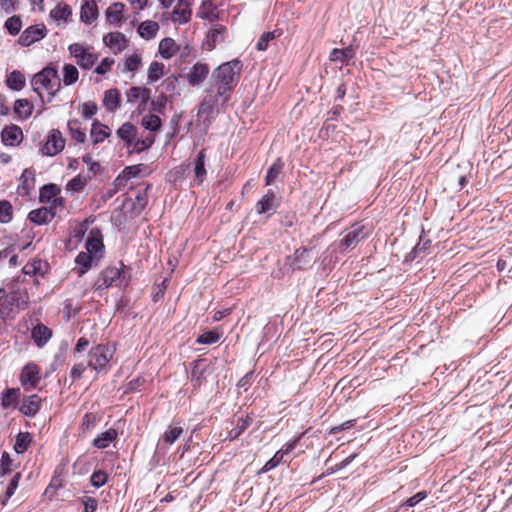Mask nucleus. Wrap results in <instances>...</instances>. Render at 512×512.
Listing matches in <instances>:
<instances>
[{
    "label": "nucleus",
    "mask_w": 512,
    "mask_h": 512,
    "mask_svg": "<svg viewBox=\"0 0 512 512\" xmlns=\"http://www.w3.org/2000/svg\"><path fill=\"white\" fill-rule=\"evenodd\" d=\"M243 65L240 60L234 59L221 64L212 73V86L218 89V93L224 100H229L234 87L236 86Z\"/></svg>",
    "instance_id": "obj_1"
},
{
    "label": "nucleus",
    "mask_w": 512,
    "mask_h": 512,
    "mask_svg": "<svg viewBox=\"0 0 512 512\" xmlns=\"http://www.w3.org/2000/svg\"><path fill=\"white\" fill-rule=\"evenodd\" d=\"M116 352L114 344H98L88 353L87 365L96 373H107Z\"/></svg>",
    "instance_id": "obj_2"
},
{
    "label": "nucleus",
    "mask_w": 512,
    "mask_h": 512,
    "mask_svg": "<svg viewBox=\"0 0 512 512\" xmlns=\"http://www.w3.org/2000/svg\"><path fill=\"white\" fill-rule=\"evenodd\" d=\"M60 79L57 70L52 67H46L42 71L34 75L32 86L35 92L40 96L42 91H46L49 96L53 97L60 89Z\"/></svg>",
    "instance_id": "obj_3"
},
{
    "label": "nucleus",
    "mask_w": 512,
    "mask_h": 512,
    "mask_svg": "<svg viewBox=\"0 0 512 512\" xmlns=\"http://www.w3.org/2000/svg\"><path fill=\"white\" fill-rule=\"evenodd\" d=\"M68 52L82 70H91L99 59L94 47L84 43L70 44Z\"/></svg>",
    "instance_id": "obj_4"
},
{
    "label": "nucleus",
    "mask_w": 512,
    "mask_h": 512,
    "mask_svg": "<svg viewBox=\"0 0 512 512\" xmlns=\"http://www.w3.org/2000/svg\"><path fill=\"white\" fill-rule=\"evenodd\" d=\"M363 229V225L354 224L349 230L346 231L345 235L339 241V243H333L330 245V247L326 250V253H333L337 249H339L340 252H345L346 250L355 248L356 245L365 238Z\"/></svg>",
    "instance_id": "obj_5"
},
{
    "label": "nucleus",
    "mask_w": 512,
    "mask_h": 512,
    "mask_svg": "<svg viewBox=\"0 0 512 512\" xmlns=\"http://www.w3.org/2000/svg\"><path fill=\"white\" fill-rule=\"evenodd\" d=\"M125 283V275L120 268L108 267L99 275L94 283V288L95 290H104L113 286L120 287Z\"/></svg>",
    "instance_id": "obj_6"
},
{
    "label": "nucleus",
    "mask_w": 512,
    "mask_h": 512,
    "mask_svg": "<svg viewBox=\"0 0 512 512\" xmlns=\"http://www.w3.org/2000/svg\"><path fill=\"white\" fill-rule=\"evenodd\" d=\"M127 102L135 105L137 111L142 113L146 110L151 98V91L146 87L134 86L126 92Z\"/></svg>",
    "instance_id": "obj_7"
},
{
    "label": "nucleus",
    "mask_w": 512,
    "mask_h": 512,
    "mask_svg": "<svg viewBox=\"0 0 512 512\" xmlns=\"http://www.w3.org/2000/svg\"><path fill=\"white\" fill-rule=\"evenodd\" d=\"M41 379V369L35 363H28L21 371L19 380L25 391L35 388Z\"/></svg>",
    "instance_id": "obj_8"
},
{
    "label": "nucleus",
    "mask_w": 512,
    "mask_h": 512,
    "mask_svg": "<svg viewBox=\"0 0 512 512\" xmlns=\"http://www.w3.org/2000/svg\"><path fill=\"white\" fill-rule=\"evenodd\" d=\"M65 146V140L62 133L57 129H52L48 135L41 152L46 156H55L60 153Z\"/></svg>",
    "instance_id": "obj_9"
},
{
    "label": "nucleus",
    "mask_w": 512,
    "mask_h": 512,
    "mask_svg": "<svg viewBox=\"0 0 512 512\" xmlns=\"http://www.w3.org/2000/svg\"><path fill=\"white\" fill-rule=\"evenodd\" d=\"M47 35V28L44 24L31 25L26 28L18 39L21 46L27 47L40 41Z\"/></svg>",
    "instance_id": "obj_10"
},
{
    "label": "nucleus",
    "mask_w": 512,
    "mask_h": 512,
    "mask_svg": "<svg viewBox=\"0 0 512 512\" xmlns=\"http://www.w3.org/2000/svg\"><path fill=\"white\" fill-rule=\"evenodd\" d=\"M206 150L202 149L193 161V185H201L207 177Z\"/></svg>",
    "instance_id": "obj_11"
},
{
    "label": "nucleus",
    "mask_w": 512,
    "mask_h": 512,
    "mask_svg": "<svg viewBox=\"0 0 512 512\" xmlns=\"http://www.w3.org/2000/svg\"><path fill=\"white\" fill-rule=\"evenodd\" d=\"M42 405V399L36 395H30L23 398L21 404L18 406V410L21 414L27 417H34L40 410Z\"/></svg>",
    "instance_id": "obj_12"
},
{
    "label": "nucleus",
    "mask_w": 512,
    "mask_h": 512,
    "mask_svg": "<svg viewBox=\"0 0 512 512\" xmlns=\"http://www.w3.org/2000/svg\"><path fill=\"white\" fill-rule=\"evenodd\" d=\"M191 15V2L189 0H178L172 12V21L178 24H185L190 21Z\"/></svg>",
    "instance_id": "obj_13"
},
{
    "label": "nucleus",
    "mask_w": 512,
    "mask_h": 512,
    "mask_svg": "<svg viewBox=\"0 0 512 512\" xmlns=\"http://www.w3.org/2000/svg\"><path fill=\"white\" fill-rule=\"evenodd\" d=\"M103 42L114 54L120 53L127 47V38L121 32L108 33L104 36Z\"/></svg>",
    "instance_id": "obj_14"
},
{
    "label": "nucleus",
    "mask_w": 512,
    "mask_h": 512,
    "mask_svg": "<svg viewBox=\"0 0 512 512\" xmlns=\"http://www.w3.org/2000/svg\"><path fill=\"white\" fill-rule=\"evenodd\" d=\"M23 141L22 129L17 125L6 126L2 129V144L18 146Z\"/></svg>",
    "instance_id": "obj_15"
},
{
    "label": "nucleus",
    "mask_w": 512,
    "mask_h": 512,
    "mask_svg": "<svg viewBox=\"0 0 512 512\" xmlns=\"http://www.w3.org/2000/svg\"><path fill=\"white\" fill-rule=\"evenodd\" d=\"M226 28L222 25H214L207 33L204 47L207 50L214 49L225 40Z\"/></svg>",
    "instance_id": "obj_16"
},
{
    "label": "nucleus",
    "mask_w": 512,
    "mask_h": 512,
    "mask_svg": "<svg viewBox=\"0 0 512 512\" xmlns=\"http://www.w3.org/2000/svg\"><path fill=\"white\" fill-rule=\"evenodd\" d=\"M183 434V428L178 425H170L163 433L162 437L157 443L159 449H164L171 446Z\"/></svg>",
    "instance_id": "obj_17"
},
{
    "label": "nucleus",
    "mask_w": 512,
    "mask_h": 512,
    "mask_svg": "<svg viewBox=\"0 0 512 512\" xmlns=\"http://www.w3.org/2000/svg\"><path fill=\"white\" fill-rule=\"evenodd\" d=\"M50 17L58 26L65 25L72 20V10L69 5L59 3L50 11Z\"/></svg>",
    "instance_id": "obj_18"
},
{
    "label": "nucleus",
    "mask_w": 512,
    "mask_h": 512,
    "mask_svg": "<svg viewBox=\"0 0 512 512\" xmlns=\"http://www.w3.org/2000/svg\"><path fill=\"white\" fill-rule=\"evenodd\" d=\"M208 73L209 67L206 64H195L187 74L189 84L192 86L199 85L207 77Z\"/></svg>",
    "instance_id": "obj_19"
},
{
    "label": "nucleus",
    "mask_w": 512,
    "mask_h": 512,
    "mask_svg": "<svg viewBox=\"0 0 512 512\" xmlns=\"http://www.w3.org/2000/svg\"><path fill=\"white\" fill-rule=\"evenodd\" d=\"M86 252L95 255L96 257H101V252L104 248L102 238L98 231H91L89 237L86 240Z\"/></svg>",
    "instance_id": "obj_20"
},
{
    "label": "nucleus",
    "mask_w": 512,
    "mask_h": 512,
    "mask_svg": "<svg viewBox=\"0 0 512 512\" xmlns=\"http://www.w3.org/2000/svg\"><path fill=\"white\" fill-rule=\"evenodd\" d=\"M98 260L99 257H96L95 255H91L87 252H80L75 259L78 275H84L92 267L93 263L97 262Z\"/></svg>",
    "instance_id": "obj_21"
},
{
    "label": "nucleus",
    "mask_w": 512,
    "mask_h": 512,
    "mask_svg": "<svg viewBox=\"0 0 512 512\" xmlns=\"http://www.w3.org/2000/svg\"><path fill=\"white\" fill-rule=\"evenodd\" d=\"M98 17V9L94 0H84L81 5V21L90 24Z\"/></svg>",
    "instance_id": "obj_22"
},
{
    "label": "nucleus",
    "mask_w": 512,
    "mask_h": 512,
    "mask_svg": "<svg viewBox=\"0 0 512 512\" xmlns=\"http://www.w3.org/2000/svg\"><path fill=\"white\" fill-rule=\"evenodd\" d=\"M55 214L51 208L42 207L39 209L32 210L28 218L31 222L42 225L50 222L54 218Z\"/></svg>",
    "instance_id": "obj_23"
},
{
    "label": "nucleus",
    "mask_w": 512,
    "mask_h": 512,
    "mask_svg": "<svg viewBox=\"0 0 512 512\" xmlns=\"http://www.w3.org/2000/svg\"><path fill=\"white\" fill-rule=\"evenodd\" d=\"M118 437V432L114 428H110L101 434H99L94 440H93V446L98 449H105L109 447V445L114 442Z\"/></svg>",
    "instance_id": "obj_24"
},
{
    "label": "nucleus",
    "mask_w": 512,
    "mask_h": 512,
    "mask_svg": "<svg viewBox=\"0 0 512 512\" xmlns=\"http://www.w3.org/2000/svg\"><path fill=\"white\" fill-rule=\"evenodd\" d=\"M5 83L10 90L20 91L25 87L26 77L21 71L14 70L7 75Z\"/></svg>",
    "instance_id": "obj_25"
},
{
    "label": "nucleus",
    "mask_w": 512,
    "mask_h": 512,
    "mask_svg": "<svg viewBox=\"0 0 512 512\" xmlns=\"http://www.w3.org/2000/svg\"><path fill=\"white\" fill-rule=\"evenodd\" d=\"M21 391L19 388H10L2 393V408L18 409Z\"/></svg>",
    "instance_id": "obj_26"
},
{
    "label": "nucleus",
    "mask_w": 512,
    "mask_h": 512,
    "mask_svg": "<svg viewBox=\"0 0 512 512\" xmlns=\"http://www.w3.org/2000/svg\"><path fill=\"white\" fill-rule=\"evenodd\" d=\"M159 24L156 21L146 20L138 26V34L145 40H151L157 36Z\"/></svg>",
    "instance_id": "obj_27"
},
{
    "label": "nucleus",
    "mask_w": 512,
    "mask_h": 512,
    "mask_svg": "<svg viewBox=\"0 0 512 512\" xmlns=\"http://www.w3.org/2000/svg\"><path fill=\"white\" fill-rule=\"evenodd\" d=\"M179 50V47L174 39L172 38H164L160 41L158 51L162 58L170 59L172 58Z\"/></svg>",
    "instance_id": "obj_28"
},
{
    "label": "nucleus",
    "mask_w": 512,
    "mask_h": 512,
    "mask_svg": "<svg viewBox=\"0 0 512 512\" xmlns=\"http://www.w3.org/2000/svg\"><path fill=\"white\" fill-rule=\"evenodd\" d=\"M110 128L95 120L91 128V139L94 144L103 142L110 136Z\"/></svg>",
    "instance_id": "obj_29"
},
{
    "label": "nucleus",
    "mask_w": 512,
    "mask_h": 512,
    "mask_svg": "<svg viewBox=\"0 0 512 512\" xmlns=\"http://www.w3.org/2000/svg\"><path fill=\"white\" fill-rule=\"evenodd\" d=\"M142 65V56L140 53H132L130 55H127L122 63L121 66V72H135L137 71Z\"/></svg>",
    "instance_id": "obj_30"
},
{
    "label": "nucleus",
    "mask_w": 512,
    "mask_h": 512,
    "mask_svg": "<svg viewBox=\"0 0 512 512\" xmlns=\"http://www.w3.org/2000/svg\"><path fill=\"white\" fill-rule=\"evenodd\" d=\"M275 208V193L272 190H269L256 204L258 214L269 212Z\"/></svg>",
    "instance_id": "obj_31"
},
{
    "label": "nucleus",
    "mask_w": 512,
    "mask_h": 512,
    "mask_svg": "<svg viewBox=\"0 0 512 512\" xmlns=\"http://www.w3.org/2000/svg\"><path fill=\"white\" fill-rule=\"evenodd\" d=\"M103 104L105 108L114 112L120 107V93L117 89H109L104 94Z\"/></svg>",
    "instance_id": "obj_32"
},
{
    "label": "nucleus",
    "mask_w": 512,
    "mask_h": 512,
    "mask_svg": "<svg viewBox=\"0 0 512 512\" xmlns=\"http://www.w3.org/2000/svg\"><path fill=\"white\" fill-rule=\"evenodd\" d=\"M79 79V70L73 64H65L62 68V82L65 86L75 84Z\"/></svg>",
    "instance_id": "obj_33"
},
{
    "label": "nucleus",
    "mask_w": 512,
    "mask_h": 512,
    "mask_svg": "<svg viewBox=\"0 0 512 512\" xmlns=\"http://www.w3.org/2000/svg\"><path fill=\"white\" fill-rule=\"evenodd\" d=\"M33 105L27 99H18L14 104V113L19 119H27L31 116Z\"/></svg>",
    "instance_id": "obj_34"
},
{
    "label": "nucleus",
    "mask_w": 512,
    "mask_h": 512,
    "mask_svg": "<svg viewBox=\"0 0 512 512\" xmlns=\"http://www.w3.org/2000/svg\"><path fill=\"white\" fill-rule=\"evenodd\" d=\"M124 4L116 2L112 4L106 11V17L109 23L119 24L123 18Z\"/></svg>",
    "instance_id": "obj_35"
},
{
    "label": "nucleus",
    "mask_w": 512,
    "mask_h": 512,
    "mask_svg": "<svg viewBox=\"0 0 512 512\" xmlns=\"http://www.w3.org/2000/svg\"><path fill=\"white\" fill-rule=\"evenodd\" d=\"M89 179L87 175L78 174L67 183L66 190L71 193L80 192L86 187Z\"/></svg>",
    "instance_id": "obj_36"
},
{
    "label": "nucleus",
    "mask_w": 512,
    "mask_h": 512,
    "mask_svg": "<svg viewBox=\"0 0 512 512\" xmlns=\"http://www.w3.org/2000/svg\"><path fill=\"white\" fill-rule=\"evenodd\" d=\"M51 337V331L44 325H37L32 330V338L38 346H43Z\"/></svg>",
    "instance_id": "obj_37"
},
{
    "label": "nucleus",
    "mask_w": 512,
    "mask_h": 512,
    "mask_svg": "<svg viewBox=\"0 0 512 512\" xmlns=\"http://www.w3.org/2000/svg\"><path fill=\"white\" fill-rule=\"evenodd\" d=\"M68 129L71 138L77 142L83 143L86 139V133L81 128V123L77 119H72L68 122Z\"/></svg>",
    "instance_id": "obj_38"
},
{
    "label": "nucleus",
    "mask_w": 512,
    "mask_h": 512,
    "mask_svg": "<svg viewBox=\"0 0 512 512\" xmlns=\"http://www.w3.org/2000/svg\"><path fill=\"white\" fill-rule=\"evenodd\" d=\"M141 172V165H134L126 167L120 175L115 179V184L122 185L127 180L136 177Z\"/></svg>",
    "instance_id": "obj_39"
},
{
    "label": "nucleus",
    "mask_w": 512,
    "mask_h": 512,
    "mask_svg": "<svg viewBox=\"0 0 512 512\" xmlns=\"http://www.w3.org/2000/svg\"><path fill=\"white\" fill-rule=\"evenodd\" d=\"M117 134L122 140L131 143L135 138L136 128L130 122H126L118 129Z\"/></svg>",
    "instance_id": "obj_40"
},
{
    "label": "nucleus",
    "mask_w": 512,
    "mask_h": 512,
    "mask_svg": "<svg viewBox=\"0 0 512 512\" xmlns=\"http://www.w3.org/2000/svg\"><path fill=\"white\" fill-rule=\"evenodd\" d=\"M283 166L284 165H283V162L281 161V159H277L271 165V167L267 171V175H266V178H265V184L267 186L274 183V181L277 179V177L281 173V171L283 169Z\"/></svg>",
    "instance_id": "obj_41"
},
{
    "label": "nucleus",
    "mask_w": 512,
    "mask_h": 512,
    "mask_svg": "<svg viewBox=\"0 0 512 512\" xmlns=\"http://www.w3.org/2000/svg\"><path fill=\"white\" fill-rule=\"evenodd\" d=\"M59 188L55 184L45 185L40 191L41 202L56 201V196L59 193Z\"/></svg>",
    "instance_id": "obj_42"
},
{
    "label": "nucleus",
    "mask_w": 512,
    "mask_h": 512,
    "mask_svg": "<svg viewBox=\"0 0 512 512\" xmlns=\"http://www.w3.org/2000/svg\"><path fill=\"white\" fill-rule=\"evenodd\" d=\"M221 336H222V333L218 329H214V330L207 331V332H204L203 334H201L197 338L196 342L198 344L210 345V344H214V343L218 342L219 339L221 338Z\"/></svg>",
    "instance_id": "obj_43"
},
{
    "label": "nucleus",
    "mask_w": 512,
    "mask_h": 512,
    "mask_svg": "<svg viewBox=\"0 0 512 512\" xmlns=\"http://www.w3.org/2000/svg\"><path fill=\"white\" fill-rule=\"evenodd\" d=\"M197 15L202 19H215L217 17L216 6L210 1L203 2Z\"/></svg>",
    "instance_id": "obj_44"
},
{
    "label": "nucleus",
    "mask_w": 512,
    "mask_h": 512,
    "mask_svg": "<svg viewBox=\"0 0 512 512\" xmlns=\"http://www.w3.org/2000/svg\"><path fill=\"white\" fill-rule=\"evenodd\" d=\"M251 423L252 419L249 416L239 418L236 427L229 432V438L236 439L251 425Z\"/></svg>",
    "instance_id": "obj_45"
},
{
    "label": "nucleus",
    "mask_w": 512,
    "mask_h": 512,
    "mask_svg": "<svg viewBox=\"0 0 512 512\" xmlns=\"http://www.w3.org/2000/svg\"><path fill=\"white\" fill-rule=\"evenodd\" d=\"M22 26L21 17L16 15L9 17L4 23L5 29L13 36L19 34Z\"/></svg>",
    "instance_id": "obj_46"
},
{
    "label": "nucleus",
    "mask_w": 512,
    "mask_h": 512,
    "mask_svg": "<svg viewBox=\"0 0 512 512\" xmlns=\"http://www.w3.org/2000/svg\"><path fill=\"white\" fill-rule=\"evenodd\" d=\"M280 35L281 32H279L278 30L263 33L259 40L257 41L256 48L259 51H265L268 48L269 42L276 39Z\"/></svg>",
    "instance_id": "obj_47"
},
{
    "label": "nucleus",
    "mask_w": 512,
    "mask_h": 512,
    "mask_svg": "<svg viewBox=\"0 0 512 512\" xmlns=\"http://www.w3.org/2000/svg\"><path fill=\"white\" fill-rule=\"evenodd\" d=\"M31 442V437L27 432H20L17 435L16 442L14 444V450L17 453H24Z\"/></svg>",
    "instance_id": "obj_48"
},
{
    "label": "nucleus",
    "mask_w": 512,
    "mask_h": 512,
    "mask_svg": "<svg viewBox=\"0 0 512 512\" xmlns=\"http://www.w3.org/2000/svg\"><path fill=\"white\" fill-rule=\"evenodd\" d=\"M164 65L160 62L154 61L148 68V79L150 82L158 81L164 75Z\"/></svg>",
    "instance_id": "obj_49"
},
{
    "label": "nucleus",
    "mask_w": 512,
    "mask_h": 512,
    "mask_svg": "<svg viewBox=\"0 0 512 512\" xmlns=\"http://www.w3.org/2000/svg\"><path fill=\"white\" fill-rule=\"evenodd\" d=\"M353 57V51L350 48L347 49H333L330 53L331 61H340L342 63L347 62Z\"/></svg>",
    "instance_id": "obj_50"
},
{
    "label": "nucleus",
    "mask_w": 512,
    "mask_h": 512,
    "mask_svg": "<svg viewBox=\"0 0 512 512\" xmlns=\"http://www.w3.org/2000/svg\"><path fill=\"white\" fill-rule=\"evenodd\" d=\"M215 109L216 112H219L222 108H224L229 100H224L218 93V89H216V93H208L205 98Z\"/></svg>",
    "instance_id": "obj_51"
},
{
    "label": "nucleus",
    "mask_w": 512,
    "mask_h": 512,
    "mask_svg": "<svg viewBox=\"0 0 512 512\" xmlns=\"http://www.w3.org/2000/svg\"><path fill=\"white\" fill-rule=\"evenodd\" d=\"M186 172H187V166H185V165L176 166L168 173V179L170 182L177 184L179 182H182L185 179Z\"/></svg>",
    "instance_id": "obj_52"
},
{
    "label": "nucleus",
    "mask_w": 512,
    "mask_h": 512,
    "mask_svg": "<svg viewBox=\"0 0 512 512\" xmlns=\"http://www.w3.org/2000/svg\"><path fill=\"white\" fill-rule=\"evenodd\" d=\"M142 125L147 130L156 131L161 126V119L155 114H149L143 117Z\"/></svg>",
    "instance_id": "obj_53"
},
{
    "label": "nucleus",
    "mask_w": 512,
    "mask_h": 512,
    "mask_svg": "<svg viewBox=\"0 0 512 512\" xmlns=\"http://www.w3.org/2000/svg\"><path fill=\"white\" fill-rule=\"evenodd\" d=\"M115 64V60L111 57L103 58L100 63L95 67L94 73L97 75L104 76L112 70Z\"/></svg>",
    "instance_id": "obj_54"
},
{
    "label": "nucleus",
    "mask_w": 512,
    "mask_h": 512,
    "mask_svg": "<svg viewBox=\"0 0 512 512\" xmlns=\"http://www.w3.org/2000/svg\"><path fill=\"white\" fill-rule=\"evenodd\" d=\"M282 453L277 451L274 456L268 460L262 467L261 472L266 473L276 468L283 461Z\"/></svg>",
    "instance_id": "obj_55"
},
{
    "label": "nucleus",
    "mask_w": 512,
    "mask_h": 512,
    "mask_svg": "<svg viewBox=\"0 0 512 512\" xmlns=\"http://www.w3.org/2000/svg\"><path fill=\"white\" fill-rule=\"evenodd\" d=\"M97 109L95 102L88 101L82 104L81 114L85 119H89L97 113Z\"/></svg>",
    "instance_id": "obj_56"
},
{
    "label": "nucleus",
    "mask_w": 512,
    "mask_h": 512,
    "mask_svg": "<svg viewBox=\"0 0 512 512\" xmlns=\"http://www.w3.org/2000/svg\"><path fill=\"white\" fill-rule=\"evenodd\" d=\"M88 367L84 361L75 363L70 372L71 377L73 379H80Z\"/></svg>",
    "instance_id": "obj_57"
},
{
    "label": "nucleus",
    "mask_w": 512,
    "mask_h": 512,
    "mask_svg": "<svg viewBox=\"0 0 512 512\" xmlns=\"http://www.w3.org/2000/svg\"><path fill=\"white\" fill-rule=\"evenodd\" d=\"M106 481L107 475L103 471H95L91 475V484L96 488L103 486L106 483Z\"/></svg>",
    "instance_id": "obj_58"
},
{
    "label": "nucleus",
    "mask_w": 512,
    "mask_h": 512,
    "mask_svg": "<svg viewBox=\"0 0 512 512\" xmlns=\"http://www.w3.org/2000/svg\"><path fill=\"white\" fill-rule=\"evenodd\" d=\"M216 112V109L205 99L199 105L198 116H208Z\"/></svg>",
    "instance_id": "obj_59"
},
{
    "label": "nucleus",
    "mask_w": 512,
    "mask_h": 512,
    "mask_svg": "<svg viewBox=\"0 0 512 512\" xmlns=\"http://www.w3.org/2000/svg\"><path fill=\"white\" fill-rule=\"evenodd\" d=\"M84 505V512H95L98 506V502L93 497H84L82 499Z\"/></svg>",
    "instance_id": "obj_60"
},
{
    "label": "nucleus",
    "mask_w": 512,
    "mask_h": 512,
    "mask_svg": "<svg viewBox=\"0 0 512 512\" xmlns=\"http://www.w3.org/2000/svg\"><path fill=\"white\" fill-rule=\"evenodd\" d=\"M21 179L23 182L22 188L26 192H28V190L31 188L33 181H34L33 173L31 171L25 170L21 175Z\"/></svg>",
    "instance_id": "obj_61"
},
{
    "label": "nucleus",
    "mask_w": 512,
    "mask_h": 512,
    "mask_svg": "<svg viewBox=\"0 0 512 512\" xmlns=\"http://www.w3.org/2000/svg\"><path fill=\"white\" fill-rule=\"evenodd\" d=\"M19 479H20V473H16L10 480V483L6 489V497L7 498H10L15 493V491L18 487Z\"/></svg>",
    "instance_id": "obj_62"
},
{
    "label": "nucleus",
    "mask_w": 512,
    "mask_h": 512,
    "mask_svg": "<svg viewBox=\"0 0 512 512\" xmlns=\"http://www.w3.org/2000/svg\"><path fill=\"white\" fill-rule=\"evenodd\" d=\"M12 219V206L8 201H2V223Z\"/></svg>",
    "instance_id": "obj_63"
},
{
    "label": "nucleus",
    "mask_w": 512,
    "mask_h": 512,
    "mask_svg": "<svg viewBox=\"0 0 512 512\" xmlns=\"http://www.w3.org/2000/svg\"><path fill=\"white\" fill-rule=\"evenodd\" d=\"M82 160L83 162L88 166L89 170L93 173V174H96L97 171L99 170L100 168V165L93 161L92 157L89 155V154H86L82 157Z\"/></svg>",
    "instance_id": "obj_64"
}]
</instances>
